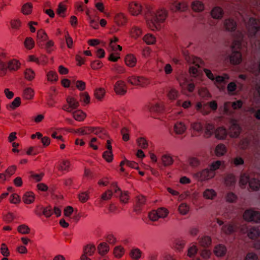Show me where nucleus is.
<instances>
[{"label": "nucleus", "instance_id": "obj_28", "mask_svg": "<svg viewBox=\"0 0 260 260\" xmlns=\"http://www.w3.org/2000/svg\"><path fill=\"white\" fill-rule=\"evenodd\" d=\"M73 118L77 121H82L86 117V114L83 111L78 110L73 112Z\"/></svg>", "mask_w": 260, "mask_h": 260}, {"label": "nucleus", "instance_id": "obj_58", "mask_svg": "<svg viewBox=\"0 0 260 260\" xmlns=\"http://www.w3.org/2000/svg\"><path fill=\"white\" fill-rule=\"evenodd\" d=\"M32 11V5L30 3L24 4L22 8V12L25 15H28Z\"/></svg>", "mask_w": 260, "mask_h": 260}, {"label": "nucleus", "instance_id": "obj_16", "mask_svg": "<svg viewBox=\"0 0 260 260\" xmlns=\"http://www.w3.org/2000/svg\"><path fill=\"white\" fill-rule=\"evenodd\" d=\"M47 35L43 29H40L37 32V44L41 47L44 45V42L47 39Z\"/></svg>", "mask_w": 260, "mask_h": 260}, {"label": "nucleus", "instance_id": "obj_62", "mask_svg": "<svg viewBox=\"0 0 260 260\" xmlns=\"http://www.w3.org/2000/svg\"><path fill=\"white\" fill-rule=\"evenodd\" d=\"M113 194V192L111 189H108L104 192L101 196V201H107L110 200Z\"/></svg>", "mask_w": 260, "mask_h": 260}, {"label": "nucleus", "instance_id": "obj_25", "mask_svg": "<svg viewBox=\"0 0 260 260\" xmlns=\"http://www.w3.org/2000/svg\"><path fill=\"white\" fill-rule=\"evenodd\" d=\"M161 162L165 167L172 165L174 162L172 156L170 154H164L161 156Z\"/></svg>", "mask_w": 260, "mask_h": 260}, {"label": "nucleus", "instance_id": "obj_46", "mask_svg": "<svg viewBox=\"0 0 260 260\" xmlns=\"http://www.w3.org/2000/svg\"><path fill=\"white\" fill-rule=\"evenodd\" d=\"M47 79L50 82H55L58 80L57 73L53 71H50L46 74Z\"/></svg>", "mask_w": 260, "mask_h": 260}, {"label": "nucleus", "instance_id": "obj_4", "mask_svg": "<svg viewBox=\"0 0 260 260\" xmlns=\"http://www.w3.org/2000/svg\"><path fill=\"white\" fill-rule=\"evenodd\" d=\"M216 173L212 171L209 168H207L193 174L194 177L198 181H205L213 178Z\"/></svg>", "mask_w": 260, "mask_h": 260}, {"label": "nucleus", "instance_id": "obj_10", "mask_svg": "<svg viewBox=\"0 0 260 260\" xmlns=\"http://www.w3.org/2000/svg\"><path fill=\"white\" fill-rule=\"evenodd\" d=\"M247 27L250 35H254L259 29V22L253 18H250L247 25Z\"/></svg>", "mask_w": 260, "mask_h": 260}, {"label": "nucleus", "instance_id": "obj_6", "mask_svg": "<svg viewBox=\"0 0 260 260\" xmlns=\"http://www.w3.org/2000/svg\"><path fill=\"white\" fill-rule=\"evenodd\" d=\"M241 232L243 234L247 233V236L251 239H256L260 236L259 230L254 226L243 225L241 228Z\"/></svg>", "mask_w": 260, "mask_h": 260}, {"label": "nucleus", "instance_id": "obj_13", "mask_svg": "<svg viewBox=\"0 0 260 260\" xmlns=\"http://www.w3.org/2000/svg\"><path fill=\"white\" fill-rule=\"evenodd\" d=\"M114 20L117 25L123 26L127 23V19L124 13H119L115 15Z\"/></svg>", "mask_w": 260, "mask_h": 260}, {"label": "nucleus", "instance_id": "obj_63", "mask_svg": "<svg viewBox=\"0 0 260 260\" xmlns=\"http://www.w3.org/2000/svg\"><path fill=\"white\" fill-rule=\"evenodd\" d=\"M24 45L27 49H31L34 47L35 42L31 38H26L24 41Z\"/></svg>", "mask_w": 260, "mask_h": 260}, {"label": "nucleus", "instance_id": "obj_38", "mask_svg": "<svg viewBox=\"0 0 260 260\" xmlns=\"http://www.w3.org/2000/svg\"><path fill=\"white\" fill-rule=\"evenodd\" d=\"M20 104L21 99L19 97H17L11 104L7 105V108L10 110H14L18 107Z\"/></svg>", "mask_w": 260, "mask_h": 260}, {"label": "nucleus", "instance_id": "obj_39", "mask_svg": "<svg viewBox=\"0 0 260 260\" xmlns=\"http://www.w3.org/2000/svg\"><path fill=\"white\" fill-rule=\"evenodd\" d=\"M249 185L252 190H257L260 188V181L253 178L249 181Z\"/></svg>", "mask_w": 260, "mask_h": 260}, {"label": "nucleus", "instance_id": "obj_43", "mask_svg": "<svg viewBox=\"0 0 260 260\" xmlns=\"http://www.w3.org/2000/svg\"><path fill=\"white\" fill-rule=\"evenodd\" d=\"M225 183L226 186H230L235 184L236 182V178L233 174H228L224 179Z\"/></svg>", "mask_w": 260, "mask_h": 260}, {"label": "nucleus", "instance_id": "obj_35", "mask_svg": "<svg viewBox=\"0 0 260 260\" xmlns=\"http://www.w3.org/2000/svg\"><path fill=\"white\" fill-rule=\"evenodd\" d=\"M142 251L137 248L132 249L129 252L130 257L134 260H138L141 257Z\"/></svg>", "mask_w": 260, "mask_h": 260}, {"label": "nucleus", "instance_id": "obj_8", "mask_svg": "<svg viewBox=\"0 0 260 260\" xmlns=\"http://www.w3.org/2000/svg\"><path fill=\"white\" fill-rule=\"evenodd\" d=\"M142 10L141 5L136 2H132L130 3L128 7V11L129 13L133 16H138L141 14Z\"/></svg>", "mask_w": 260, "mask_h": 260}, {"label": "nucleus", "instance_id": "obj_40", "mask_svg": "<svg viewBox=\"0 0 260 260\" xmlns=\"http://www.w3.org/2000/svg\"><path fill=\"white\" fill-rule=\"evenodd\" d=\"M221 167H224V162L220 160H216L212 162L209 166V169L213 172L219 169Z\"/></svg>", "mask_w": 260, "mask_h": 260}, {"label": "nucleus", "instance_id": "obj_64", "mask_svg": "<svg viewBox=\"0 0 260 260\" xmlns=\"http://www.w3.org/2000/svg\"><path fill=\"white\" fill-rule=\"evenodd\" d=\"M244 260H258V257L256 253L249 252L246 254Z\"/></svg>", "mask_w": 260, "mask_h": 260}, {"label": "nucleus", "instance_id": "obj_31", "mask_svg": "<svg viewBox=\"0 0 260 260\" xmlns=\"http://www.w3.org/2000/svg\"><path fill=\"white\" fill-rule=\"evenodd\" d=\"M214 126L213 124L207 123L205 126L204 137L206 138L210 137L213 133Z\"/></svg>", "mask_w": 260, "mask_h": 260}, {"label": "nucleus", "instance_id": "obj_2", "mask_svg": "<svg viewBox=\"0 0 260 260\" xmlns=\"http://www.w3.org/2000/svg\"><path fill=\"white\" fill-rule=\"evenodd\" d=\"M127 82L134 86L145 87L148 86L150 82L149 79L143 76H131L127 78Z\"/></svg>", "mask_w": 260, "mask_h": 260}, {"label": "nucleus", "instance_id": "obj_1", "mask_svg": "<svg viewBox=\"0 0 260 260\" xmlns=\"http://www.w3.org/2000/svg\"><path fill=\"white\" fill-rule=\"evenodd\" d=\"M167 13L165 10H158L154 16L150 18H147L146 22L148 27L152 30H158L161 28V23H163L166 17Z\"/></svg>", "mask_w": 260, "mask_h": 260}, {"label": "nucleus", "instance_id": "obj_17", "mask_svg": "<svg viewBox=\"0 0 260 260\" xmlns=\"http://www.w3.org/2000/svg\"><path fill=\"white\" fill-rule=\"evenodd\" d=\"M178 82L180 86L182 89H186L189 92H192L194 89V85L193 83L187 82L186 79H179Z\"/></svg>", "mask_w": 260, "mask_h": 260}, {"label": "nucleus", "instance_id": "obj_37", "mask_svg": "<svg viewBox=\"0 0 260 260\" xmlns=\"http://www.w3.org/2000/svg\"><path fill=\"white\" fill-rule=\"evenodd\" d=\"M216 196V192L213 189H207L203 192V197L206 199L213 200Z\"/></svg>", "mask_w": 260, "mask_h": 260}, {"label": "nucleus", "instance_id": "obj_18", "mask_svg": "<svg viewBox=\"0 0 260 260\" xmlns=\"http://www.w3.org/2000/svg\"><path fill=\"white\" fill-rule=\"evenodd\" d=\"M130 37L134 39H137L138 38L141 37L142 35V29L137 26H133L129 30Z\"/></svg>", "mask_w": 260, "mask_h": 260}, {"label": "nucleus", "instance_id": "obj_7", "mask_svg": "<svg viewBox=\"0 0 260 260\" xmlns=\"http://www.w3.org/2000/svg\"><path fill=\"white\" fill-rule=\"evenodd\" d=\"M66 101L67 104L64 105L62 109L68 112H72L73 110L76 109L79 106V102L73 97L68 96Z\"/></svg>", "mask_w": 260, "mask_h": 260}, {"label": "nucleus", "instance_id": "obj_49", "mask_svg": "<svg viewBox=\"0 0 260 260\" xmlns=\"http://www.w3.org/2000/svg\"><path fill=\"white\" fill-rule=\"evenodd\" d=\"M34 96V90L31 88H26L23 92V97L26 100H30Z\"/></svg>", "mask_w": 260, "mask_h": 260}, {"label": "nucleus", "instance_id": "obj_61", "mask_svg": "<svg viewBox=\"0 0 260 260\" xmlns=\"http://www.w3.org/2000/svg\"><path fill=\"white\" fill-rule=\"evenodd\" d=\"M188 164L192 167H197L200 165V160L197 157H190L188 160Z\"/></svg>", "mask_w": 260, "mask_h": 260}, {"label": "nucleus", "instance_id": "obj_55", "mask_svg": "<svg viewBox=\"0 0 260 260\" xmlns=\"http://www.w3.org/2000/svg\"><path fill=\"white\" fill-rule=\"evenodd\" d=\"M80 101L84 103V105H88L90 103V98L88 93L86 92L80 94Z\"/></svg>", "mask_w": 260, "mask_h": 260}, {"label": "nucleus", "instance_id": "obj_47", "mask_svg": "<svg viewBox=\"0 0 260 260\" xmlns=\"http://www.w3.org/2000/svg\"><path fill=\"white\" fill-rule=\"evenodd\" d=\"M91 127L84 126L77 129L75 131L76 133H78L80 135H86L91 134Z\"/></svg>", "mask_w": 260, "mask_h": 260}, {"label": "nucleus", "instance_id": "obj_12", "mask_svg": "<svg viewBox=\"0 0 260 260\" xmlns=\"http://www.w3.org/2000/svg\"><path fill=\"white\" fill-rule=\"evenodd\" d=\"M147 199L146 197L143 195L140 194L136 197L135 210L140 211L146 205Z\"/></svg>", "mask_w": 260, "mask_h": 260}, {"label": "nucleus", "instance_id": "obj_30", "mask_svg": "<svg viewBox=\"0 0 260 260\" xmlns=\"http://www.w3.org/2000/svg\"><path fill=\"white\" fill-rule=\"evenodd\" d=\"M118 40V38L116 37H113V39L110 40V42L109 43V48L110 49V51H116L117 50H119V51L122 50V47L120 45H117L116 43Z\"/></svg>", "mask_w": 260, "mask_h": 260}, {"label": "nucleus", "instance_id": "obj_11", "mask_svg": "<svg viewBox=\"0 0 260 260\" xmlns=\"http://www.w3.org/2000/svg\"><path fill=\"white\" fill-rule=\"evenodd\" d=\"M240 127L235 121H231V125L229 128V135L232 138H237L240 133Z\"/></svg>", "mask_w": 260, "mask_h": 260}, {"label": "nucleus", "instance_id": "obj_14", "mask_svg": "<svg viewBox=\"0 0 260 260\" xmlns=\"http://www.w3.org/2000/svg\"><path fill=\"white\" fill-rule=\"evenodd\" d=\"M230 62L233 64H238L242 61L241 53L238 51L234 50L230 56Z\"/></svg>", "mask_w": 260, "mask_h": 260}, {"label": "nucleus", "instance_id": "obj_36", "mask_svg": "<svg viewBox=\"0 0 260 260\" xmlns=\"http://www.w3.org/2000/svg\"><path fill=\"white\" fill-rule=\"evenodd\" d=\"M136 58L133 54L127 55L125 58V62L127 66L133 67L136 65Z\"/></svg>", "mask_w": 260, "mask_h": 260}, {"label": "nucleus", "instance_id": "obj_42", "mask_svg": "<svg viewBox=\"0 0 260 260\" xmlns=\"http://www.w3.org/2000/svg\"><path fill=\"white\" fill-rule=\"evenodd\" d=\"M96 248L94 245L89 244L85 246L84 248V253L87 254L88 256H91L93 254Z\"/></svg>", "mask_w": 260, "mask_h": 260}, {"label": "nucleus", "instance_id": "obj_15", "mask_svg": "<svg viewBox=\"0 0 260 260\" xmlns=\"http://www.w3.org/2000/svg\"><path fill=\"white\" fill-rule=\"evenodd\" d=\"M6 64L7 71H16L20 68L21 63L18 60L13 59L6 62Z\"/></svg>", "mask_w": 260, "mask_h": 260}, {"label": "nucleus", "instance_id": "obj_32", "mask_svg": "<svg viewBox=\"0 0 260 260\" xmlns=\"http://www.w3.org/2000/svg\"><path fill=\"white\" fill-rule=\"evenodd\" d=\"M211 239L209 236H203L199 238V243L201 246L204 247H209L211 244Z\"/></svg>", "mask_w": 260, "mask_h": 260}, {"label": "nucleus", "instance_id": "obj_44", "mask_svg": "<svg viewBox=\"0 0 260 260\" xmlns=\"http://www.w3.org/2000/svg\"><path fill=\"white\" fill-rule=\"evenodd\" d=\"M24 75L25 78L28 81L32 80L36 76L35 72L30 68L26 69L25 70Z\"/></svg>", "mask_w": 260, "mask_h": 260}, {"label": "nucleus", "instance_id": "obj_57", "mask_svg": "<svg viewBox=\"0 0 260 260\" xmlns=\"http://www.w3.org/2000/svg\"><path fill=\"white\" fill-rule=\"evenodd\" d=\"M250 181L248 175L246 174L241 175L240 178V185L241 187H245V185Z\"/></svg>", "mask_w": 260, "mask_h": 260}, {"label": "nucleus", "instance_id": "obj_27", "mask_svg": "<svg viewBox=\"0 0 260 260\" xmlns=\"http://www.w3.org/2000/svg\"><path fill=\"white\" fill-rule=\"evenodd\" d=\"M226 252V247L221 244L216 245L214 249V253L217 256H223Z\"/></svg>", "mask_w": 260, "mask_h": 260}, {"label": "nucleus", "instance_id": "obj_52", "mask_svg": "<svg viewBox=\"0 0 260 260\" xmlns=\"http://www.w3.org/2000/svg\"><path fill=\"white\" fill-rule=\"evenodd\" d=\"M191 127L192 129L198 134H201L203 131V125L200 122H194L191 124Z\"/></svg>", "mask_w": 260, "mask_h": 260}, {"label": "nucleus", "instance_id": "obj_51", "mask_svg": "<svg viewBox=\"0 0 260 260\" xmlns=\"http://www.w3.org/2000/svg\"><path fill=\"white\" fill-rule=\"evenodd\" d=\"M143 40L147 44H149V45L153 44L156 42V39H155V37L151 34L146 35L143 37Z\"/></svg>", "mask_w": 260, "mask_h": 260}, {"label": "nucleus", "instance_id": "obj_5", "mask_svg": "<svg viewBox=\"0 0 260 260\" xmlns=\"http://www.w3.org/2000/svg\"><path fill=\"white\" fill-rule=\"evenodd\" d=\"M185 59L187 61L189 62H192L195 65V66H191L189 68V73L193 75H197L198 68L202 66L203 61L201 58L193 56H191V57L189 56H186Z\"/></svg>", "mask_w": 260, "mask_h": 260}, {"label": "nucleus", "instance_id": "obj_9", "mask_svg": "<svg viewBox=\"0 0 260 260\" xmlns=\"http://www.w3.org/2000/svg\"><path fill=\"white\" fill-rule=\"evenodd\" d=\"M114 90L116 94L124 95L127 91V87L125 83L122 80L116 81L114 86Z\"/></svg>", "mask_w": 260, "mask_h": 260}, {"label": "nucleus", "instance_id": "obj_24", "mask_svg": "<svg viewBox=\"0 0 260 260\" xmlns=\"http://www.w3.org/2000/svg\"><path fill=\"white\" fill-rule=\"evenodd\" d=\"M226 130L223 127H219L215 131V137L218 139H224L226 138Z\"/></svg>", "mask_w": 260, "mask_h": 260}, {"label": "nucleus", "instance_id": "obj_29", "mask_svg": "<svg viewBox=\"0 0 260 260\" xmlns=\"http://www.w3.org/2000/svg\"><path fill=\"white\" fill-rule=\"evenodd\" d=\"M223 10L219 7L214 8L211 12L212 17L214 19H221L223 16Z\"/></svg>", "mask_w": 260, "mask_h": 260}, {"label": "nucleus", "instance_id": "obj_26", "mask_svg": "<svg viewBox=\"0 0 260 260\" xmlns=\"http://www.w3.org/2000/svg\"><path fill=\"white\" fill-rule=\"evenodd\" d=\"M22 199L25 204H30L35 201V195L32 192L28 191L23 195Z\"/></svg>", "mask_w": 260, "mask_h": 260}, {"label": "nucleus", "instance_id": "obj_41", "mask_svg": "<svg viewBox=\"0 0 260 260\" xmlns=\"http://www.w3.org/2000/svg\"><path fill=\"white\" fill-rule=\"evenodd\" d=\"M7 72L6 62L3 60L2 55H0V76L6 75Z\"/></svg>", "mask_w": 260, "mask_h": 260}, {"label": "nucleus", "instance_id": "obj_34", "mask_svg": "<svg viewBox=\"0 0 260 260\" xmlns=\"http://www.w3.org/2000/svg\"><path fill=\"white\" fill-rule=\"evenodd\" d=\"M125 252L124 249L121 246H117L114 247L113 249V255L117 258H121Z\"/></svg>", "mask_w": 260, "mask_h": 260}, {"label": "nucleus", "instance_id": "obj_54", "mask_svg": "<svg viewBox=\"0 0 260 260\" xmlns=\"http://www.w3.org/2000/svg\"><path fill=\"white\" fill-rule=\"evenodd\" d=\"M156 211L159 218H164L167 216L169 213L168 210L165 208H159Z\"/></svg>", "mask_w": 260, "mask_h": 260}, {"label": "nucleus", "instance_id": "obj_33", "mask_svg": "<svg viewBox=\"0 0 260 260\" xmlns=\"http://www.w3.org/2000/svg\"><path fill=\"white\" fill-rule=\"evenodd\" d=\"M226 152V148L225 146L223 144H219L216 147L215 153L217 156H221L223 155Z\"/></svg>", "mask_w": 260, "mask_h": 260}, {"label": "nucleus", "instance_id": "obj_45", "mask_svg": "<svg viewBox=\"0 0 260 260\" xmlns=\"http://www.w3.org/2000/svg\"><path fill=\"white\" fill-rule=\"evenodd\" d=\"M178 210L179 213L184 215L188 213L189 210V206L186 203H181L178 207Z\"/></svg>", "mask_w": 260, "mask_h": 260}, {"label": "nucleus", "instance_id": "obj_22", "mask_svg": "<svg viewBox=\"0 0 260 260\" xmlns=\"http://www.w3.org/2000/svg\"><path fill=\"white\" fill-rule=\"evenodd\" d=\"M236 23L232 19H227L224 21V27L225 30L229 31H233L236 29Z\"/></svg>", "mask_w": 260, "mask_h": 260}, {"label": "nucleus", "instance_id": "obj_21", "mask_svg": "<svg viewBox=\"0 0 260 260\" xmlns=\"http://www.w3.org/2000/svg\"><path fill=\"white\" fill-rule=\"evenodd\" d=\"M186 130V126L185 124L181 121L177 122L174 126V131L178 135L183 134Z\"/></svg>", "mask_w": 260, "mask_h": 260}, {"label": "nucleus", "instance_id": "obj_20", "mask_svg": "<svg viewBox=\"0 0 260 260\" xmlns=\"http://www.w3.org/2000/svg\"><path fill=\"white\" fill-rule=\"evenodd\" d=\"M237 225L234 223H230L223 225L222 231L223 233L230 235L235 232L237 229Z\"/></svg>", "mask_w": 260, "mask_h": 260}, {"label": "nucleus", "instance_id": "obj_48", "mask_svg": "<svg viewBox=\"0 0 260 260\" xmlns=\"http://www.w3.org/2000/svg\"><path fill=\"white\" fill-rule=\"evenodd\" d=\"M105 94V90L103 88H99L96 89L94 91V96L95 98L101 101L104 97Z\"/></svg>", "mask_w": 260, "mask_h": 260}, {"label": "nucleus", "instance_id": "obj_3", "mask_svg": "<svg viewBox=\"0 0 260 260\" xmlns=\"http://www.w3.org/2000/svg\"><path fill=\"white\" fill-rule=\"evenodd\" d=\"M243 219L248 222L260 223V212L253 209L245 210L243 215Z\"/></svg>", "mask_w": 260, "mask_h": 260}, {"label": "nucleus", "instance_id": "obj_59", "mask_svg": "<svg viewBox=\"0 0 260 260\" xmlns=\"http://www.w3.org/2000/svg\"><path fill=\"white\" fill-rule=\"evenodd\" d=\"M18 232L22 234H27L30 232L29 228L25 224H21L17 228Z\"/></svg>", "mask_w": 260, "mask_h": 260}, {"label": "nucleus", "instance_id": "obj_60", "mask_svg": "<svg viewBox=\"0 0 260 260\" xmlns=\"http://www.w3.org/2000/svg\"><path fill=\"white\" fill-rule=\"evenodd\" d=\"M229 79V76L227 74H223L222 76H218L215 78L216 82L218 83H226Z\"/></svg>", "mask_w": 260, "mask_h": 260}, {"label": "nucleus", "instance_id": "obj_19", "mask_svg": "<svg viewBox=\"0 0 260 260\" xmlns=\"http://www.w3.org/2000/svg\"><path fill=\"white\" fill-rule=\"evenodd\" d=\"M97 250L100 255L104 256L109 252L110 247L106 242H101L98 245Z\"/></svg>", "mask_w": 260, "mask_h": 260}, {"label": "nucleus", "instance_id": "obj_50", "mask_svg": "<svg viewBox=\"0 0 260 260\" xmlns=\"http://www.w3.org/2000/svg\"><path fill=\"white\" fill-rule=\"evenodd\" d=\"M138 145L142 149H146L148 147V143L146 139L143 137L137 139Z\"/></svg>", "mask_w": 260, "mask_h": 260}, {"label": "nucleus", "instance_id": "obj_23", "mask_svg": "<svg viewBox=\"0 0 260 260\" xmlns=\"http://www.w3.org/2000/svg\"><path fill=\"white\" fill-rule=\"evenodd\" d=\"M192 10L196 12H200L204 10L205 6L203 3L200 1H194L191 5Z\"/></svg>", "mask_w": 260, "mask_h": 260}, {"label": "nucleus", "instance_id": "obj_53", "mask_svg": "<svg viewBox=\"0 0 260 260\" xmlns=\"http://www.w3.org/2000/svg\"><path fill=\"white\" fill-rule=\"evenodd\" d=\"M173 10L176 11H184L186 9V5L184 3H176L173 5Z\"/></svg>", "mask_w": 260, "mask_h": 260}, {"label": "nucleus", "instance_id": "obj_56", "mask_svg": "<svg viewBox=\"0 0 260 260\" xmlns=\"http://www.w3.org/2000/svg\"><path fill=\"white\" fill-rule=\"evenodd\" d=\"M70 166V162L69 160H62L59 166V170L61 171H68Z\"/></svg>", "mask_w": 260, "mask_h": 260}]
</instances>
